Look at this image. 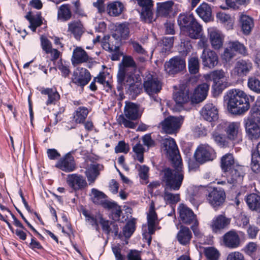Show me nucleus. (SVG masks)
<instances>
[{
    "instance_id": "obj_1",
    "label": "nucleus",
    "mask_w": 260,
    "mask_h": 260,
    "mask_svg": "<svg viewBox=\"0 0 260 260\" xmlns=\"http://www.w3.org/2000/svg\"><path fill=\"white\" fill-rule=\"evenodd\" d=\"M122 64L119 67L117 73V82L121 86H125L131 92L138 93L140 92L141 81L139 72L134 68L136 63L130 56H125L122 60Z\"/></svg>"
},
{
    "instance_id": "obj_2",
    "label": "nucleus",
    "mask_w": 260,
    "mask_h": 260,
    "mask_svg": "<svg viewBox=\"0 0 260 260\" xmlns=\"http://www.w3.org/2000/svg\"><path fill=\"white\" fill-rule=\"evenodd\" d=\"M173 164L174 170L167 168L164 170L162 181L166 185L165 189L175 191L180 188L184 175L181 159L177 158V160Z\"/></svg>"
},
{
    "instance_id": "obj_3",
    "label": "nucleus",
    "mask_w": 260,
    "mask_h": 260,
    "mask_svg": "<svg viewBox=\"0 0 260 260\" xmlns=\"http://www.w3.org/2000/svg\"><path fill=\"white\" fill-rule=\"evenodd\" d=\"M228 110L234 114H242L250 108L247 95L239 89H232L229 93Z\"/></svg>"
},
{
    "instance_id": "obj_4",
    "label": "nucleus",
    "mask_w": 260,
    "mask_h": 260,
    "mask_svg": "<svg viewBox=\"0 0 260 260\" xmlns=\"http://www.w3.org/2000/svg\"><path fill=\"white\" fill-rule=\"evenodd\" d=\"M140 107L132 102H126L124 108V114L120 115L118 118V122L126 128H135L137 123L133 121L139 118L142 114Z\"/></svg>"
},
{
    "instance_id": "obj_5",
    "label": "nucleus",
    "mask_w": 260,
    "mask_h": 260,
    "mask_svg": "<svg viewBox=\"0 0 260 260\" xmlns=\"http://www.w3.org/2000/svg\"><path fill=\"white\" fill-rule=\"evenodd\" d=\"M235 166V159L231 153H227L221 158V167L225 172H231L230 178L228 179V182L235 185L240 183L243 179V173L240 167L233 169Z\"/></svg>"
},
{
    "instance_id": "obj_6",
    "label": "nucleus",
    "mask_w": 260,
    "mask_h": 260,
    "mask_svg": "<svg viewBox=\"0 0 260 260\" xmlns=\"http://www.w3.org/2000/svg\"><path fill=\"white\" fill-rule=\"evenodd\" d=\"M236 53L243 56L248 55L246 47L238 41H230L221 54V59L223 62L229 63L236 55Z\"/></svg>"
},
{
    "instance_id": "obj_7",
    "label": "nucleus",
    "mask_w": 260,
    "mask_h": 260,
    "mask_svg": "<svg viewBox=\"0 0 260 260\" xmlns=\"http://www.w3.org/2000/svg\"><path fill=\"white\" fill-rule=\"evenodd\" d=\"M207 36L213 49L219 50L222 48L225 36L220 30L216 27H210L207 29Z\"/></svg>"
},
{
    "instance_id": "obj_8",
    "label": "nucleus",
    "mask_w": 260,
    "mask_h": 260,
    "mask_svg": "<svg viewBox=\"0 0 260 260\" xmlns=\"http://www.w3.org/2000/svg\"><path fill=\"white\" fill-rule=\"evenodd\" d=\"M183 121L182 116H169L160 123L161 129L167 134L176 133L181 127Z\"/></svg>"
},
{
    "instance_id": "obj_9",
    "label": "nucleus",
    "mask_w": 260,
    "mask_h": 260,
    "mask_svg": "<svg viewBox=\"0 0 260 260\" xmlns=\"http://www.w3.org/2000/svg\"><path fill=\"white\" fill-rule=\"evenodd\" d=\"M227 139L234 143H239L242 140V132L239 122H230L225 126Z\"/></svg>"
},
{
    "instance_id": "obj_10",
    "label": "nucleus",
    "mask_w": 260,
    "mask_h": 260,
    "mask_svg": "<svg viewBox=\"0 0 260 260\" xmlns=\"http://www.w3.org/2000/svg\"><path fill=\"white\" fill-rule=\"evenodd\" d=\"M194 156L199 163L212 160L215 157L214 150L208 145H201L197 149Z\"/></svg>"
},
{
    "instance_id": "obj_11",
    "label": "nucleus",
    "mask_w": 260,
    "mask_h": 260,
    "mask_svg": "<svg viewBox=\"0 0 260 260\" xmlns=\"http://www.w3.org/2000/svg\"><path fill=\"white\" fill-rule=\"evenodd\" d=\"M144 88L146 93L152 96L157 94L161 89V84L155 76L148 74L144 79Z\"/></svg>"
},
{
    "instance_id": "obj_12",
    "label": "nucleus",
    "mask_w": 260,
    "mask_h": 260,
    "mask_svg": "<svg viewBox=\"0 0 260 260\" xmlns=\"http://www.w3.org/2000/svg\"><path fill=\"white\" fill-rule=\"evenodd\" d=\"M207 195V200L209 203L214 208L220 206L224 202L225 193L220 188H210Z\"/></svg>"
},
{
    "instance_id": "obj_13",
    "label": "nucleus",
    "mask_w": 260,
    "mask_h": 260,
    "mask_svg": "<svg viewBox=\"0 0 260 260\" xmlns=\"http://www.w3.org/2000/svg\"><path fill=\"white\" fill-rule=\"evenodd\" d=\"M252 63L249 60L240 59L236 62L231 74L238 77L246 76L252 70Z\"/></svg>"
},
{
    "instance_id": "obj_14",
    "label": "nucleus",
    "mask_w": 260,
    "mask_h": 260,
    "mask_svg": "<svg viewBox=\"0 0 260 260\" xmlns=\"http://www.w3.org/2000/svg\"><path fill=\"white\" fill-rule=\"evenodd\" d=\"M231 223V218L224 215L215 216L209 224L210 228L214 233H220L222 230L227 228Z\"/></svg>"
},
{
    "instance_id": "obj_15",
    "label": "nucleus",
    "mask_w": 260,
    "mask_h": 260,
    "mask_svg": "<svg viewBox=\"0 0 260 260\" xmlns=\"http://www.w3.org/2000/svg\"><path fill=\"white\" fill-rule=\"evenodd\" d=\"M164 67L165 71L167 73L169 74H174L185 68V60L180 57H175L166 62Z\"/></svg>"
},
{
    "instance_id": "obj_16",
    "label": "nucleus",
    "mask_w": 260,
    "mask_h": 260,
    "mask_svg": "<svg viewBox=\"0 0 260 260\" xmlns=\"http://www.w3.org/2000/svg\"><path fill=\"white\" fill-rule=\"evenodd\" d=\"M210 76L212 78L214 86L218 90L223 89L230 86L229 77L222 70H216L210 73Z\"/></svg>"
},
{
    "instance_id": "obj_17",
    "label": "nucleus",
    "mask_w": 260,
    "mask_h": 260,
    "mask_svg": "<svg viewBox=\"0 0 260 260\" xmlns=\"http://www.w3.org/2000/svg\"><path fill=\"white\" fill-rule=\"evenodd\" d=\"M162 145L164 150L171 158L173 163L177 160V158L181 159L178 154V149L177 145L173 138L168 137L162 140Z\"/></svg>"
},
{
    "instance_id": "obj_18",
    "label": "nucleus",
    "mask_w": 260,
    "mask_h": 260,
    "mask_svg": "<svg viewBox=\"0 0 260 260\" xmlns=\"http://www.w3.org/2000/svg\"><path fill=\"white\" fill-rule=\"evenodd\" d=\"M180 220L187 224H198V221L192 211L186 206L181 204L178 208Z\"/></svg>"
},
{
    "instance_id": "obj_19",
    "label": "nucleus",
    "mask_w": 260,
    "mask_h": 260,
    "mask_svg": "<svg viewBox=\"0 0 260 260\" xmlns=\"http://www.w3.org/2000/svg\"><path fill=\"white\" fill-rule=\"evenodd\" d=\"M223 245L229 248L235 249L239 247L241 244L240 236L237 232L231 230L222 236Z\"/></svg>"
},
{
    "instance_id": "obj_20",
    "label": "nucleus",
    "mask_w": 260,
    "mask_h": 260,
    "mask_svg": "<svg viewBox=\"0 0 260 260\" xmlns=\"http://www.w3.org/2000/svg\"><path fill=\"white\" fill-rule=\"evenodd\" d=\"M66 182L68 185L73 190L82 189L87 185L85 178L77 174H72L67 175Z\"/></svg>"
},
{
    "instance_id": "obj_21",
    "label": "nucleus",
    "mask_w": 260,
    "mask_h": 260,
    "mask_svg": "<svg viewBox=\"0 0 260 260\" xmlns=\"http://www.w3.org/2000/svg\"><path fill=\"white\" fill-rule=\"evenodd\" d=\"M201 58L203 64L209 68H214L218 62L217 54L210 49H204L201 55Z\"/></svg>"
},
{
    "instance_id": "obj_22",
    "label": "nucleus",
    "mask_w": 260,
    "mask_h": 260,
    "mask_svg": "<svg viewBox=\"0 0 260 260\" xmlns=\"http://www.w3.org/2000/svg\"><path fill=\"white\" fill-rule=\"evenodd\" d=\"M91 79L89 72L85 69H76L73 73L72 81L79 86L86 85Z\"/></svg>"
},
{
    "instance_id": "obj_23",
    "label": "nucleus",
    "mask_w": 260,
    "mask_h": 260,
    "mask_svg": "<svg viewBox=\"0 0 260 260\" xmlns=\"http://www.w3.org/2000/svg\"><path fill=\"white\" fill-rule=\"evenodd\" d=\"M74 158L70 152L61 158L56 164L55 167L66 172H71L75 169Z\"/></svg>"
},
{
    "instance_id": "obj_24",
    "label": "nucleus",
    "mask_w": 260,
    "mask_h": 260,
    "mask_svg": "<svg viewBox=\"0 0 260 260\" xmlns=\"http://www.w3.org/2000/svg\"><path fill=\"white\" fill-rule=\"evenodd\" d=\"M209 88V85L207 83L198 86L190 96L191 103L197 104L204 101L207 97Z\"/></svg>"
},
{
    "instance_id": "obj_25",
    "label": "nucleus",
    "mask_w": 260,
    "mask_h": 260,
    "mask_svg": "<svg viewBox=\"0 0 260 260\" xmlns=\"http://www.w3.org/2000/svg\"><path fill=\"white\" fill-rule=\"evenodd\" d=\"M201 113L203 118L209 122L215 121L218 118L217 109L212 104H206L203 108Z\"/></svg>"
},
{
    "instance_id": "obj_26",
    "label": "nucleus",
    "mask_w": 260,
    "mask_h": 260,
    "mask_svg": "<svg viewBox=\"0 0 260 260\" xmlns=\"http://www.w3.org/2000/svg\"><path fill=\"white\" fill-rule=\"evenodd\" d=\"M157 223L158 219L156 213L154 210V205L152 202L147 214L148 233L149 235H151L154 233Z\"/></svg>"
},
{
    "instance_id": "obj_27",
    "label": "nucleus",
    "mask_w": 260,
    "mask_h": 260,
    "mask_svg": "<svg viewBox=\"0 0 260 260\" xmlns=\"http://www.w3.org/2000/svg\"><path fill=\"white\" fill-rule=\"evenodd\" d=\"M82 214L85 217L86 223L94 228L96 231H99V222L102 216L101 214L99 212L93 214L85 210H83Z\"/></svg>"
},
{
    "instance_id": "obj_28",
    "label": "nucleus",
    "mask_w": 260,
    "mask_h": 260,
    "mask_svg": "<svg viewBox=\"0 0 260 260\" xmlns=\"http://www.w3.org/2000/svg\"><path fill=\"white\" fill-rule=\"evenodd\" d=\"M196 11L198 16L205 22L209 21L211 18L212 9L206 3L204 2L200 4Z\"/></svg>"
},
{
    "instance_id": "obj_29",
    "label": "nucleus",
    "mask_w": 260,
    "mask_h": 260,
    "mask_svg": "<svg viewBox=\"0 0 260 260\" xmlns=\"http://www.w3.org/2000/svg\"><path fill=\"white\" fill-rule=\"evenodd\" d=\"M182 32L191 39H197L201 36L202 27L197 21L185 28V29H183Z\"/></svg>"
},
{
    "instance_id": "obj_30",
    "label": "nucleus",
    "mask_w": 260,
    "mask_h": 260,
    "mask_svg": "<svg viewBox=\"0 0 260 260\" xmlns=\"http://www.w3.org/2000/svg\"><path fill=\"white\" fill-rule=\"evenodd\" d=\"M90 197V199L94 204L101 205L105 208V204L110 202V201L106 199V196L103 192L95 188L91 189Z\"/></svg>"
},
{
    "instance_id": "obj_31",
    "label": "nucleus",
    "mask_w": 260,
    "mask_h": 260,
    "mask_svg": "<svg viewBox=\"0 0 260 260\" xmlns=\"http://www.w3.org/2000/svg\"><path fill=\"white\" fill-rule=\"evenodd\" d=\"M239 21L243 34L248 35L254 26L253 19L248 15L241 14Z\"/></svg>"
},
{
    "instance_id": "obj_32",
    "label": "nucleus",
    "mask_w": 260,
    "mask_h": 260,
    "mask_svg": "<svg viewBox=\"0 0 260 260\" xmlns=\"http://www.w3.org/2000/svg\"><path fill=\"white\" fill-rule=\"evenodd\" d=\"M124 7L123 4L119 1H114L108 4L107 11L111 16H117L123 11Z\"/></svg>"
},
{
    "instance_id": "obj_33",
    "label": "nucleus",
    "mask_w": 260,
    "mask_h": 260,
    "mask_svg": "<svg viewBox=\"0 0 260 260\" xmlns=\"http://www.w3.org/2000/svg\"><path fill=\"white\" fill-rule=\"evenodd\" d=\"M217 21L223 24L227 30L233 29L234 24V18L230 15L224 12H219L216 14Z\"/></svg>"
},
{
    "instance_id": "obj_34",
    "label": "nucleus",
    "mask_w": 260,
    "mask_h": 260,
    "mask_svg": "<svg viewBox=\"0 0 260 260\" xmlns=\"http://www.w3.org/2000/svg\"><path fill=\"white\" fill-rule=\"evenodd\" d=\"M89 58L87 53L81 47H76L73 51L72 62L75 63L85 62Z\"/></svg>"
},
{
    "instance_id": "obj_35",
    "label": "nucleus",
    "mask_w": 260,
    "mask_h": 260,
    "mask_svg": "<svg viewBox=\"0 0 260 260\" xmlns=\"http://www.w3.org/2000/svg\"><path fill=\"white\" fill-rule=\"evenodd\" d=\"M246 134L251 140H257L260 137V126L248 121L245 124Z\"/></svg>"
},
{
    "instance_id": "obj_36",
    "label": "nucleus",
    "mask_w": 260,
    "mask_h": 260,
    "mask_svg": "<svg viewBox=\"0 0 260 260\" xmlns=\"http://www.w3.org/2000/svg\"><path fill=\"white\" fill-rule=\"evenodd\" d=\"M189 89L185 87L183 90L180 89L175 92L174 94V99L176 104L179 106H182L183 104H185L189 101H190L189 96Z\"/></svg>"
},
{
    "instance_id": "obj_37",
    "label": "nucleus",
    "mask_w": 260,
    "mask_h": 260,
    "mask_svg": "<svg viewBox=\"0 0 260 260\" xmlns=\"http://www.w3.org/2000/svg\"><path fill=\"white\" fill-rule=\"evenodd\" d=\"M174 3L168 1L156 4V12L158 15L166 16L172 11Z\"/></svg>"
},
{
    "instance_id": "obj_38",
    "label": "nucleus",
    "mask_w": 260,
    "mask_h": 260,
    "mask_svg": "<svg viewBox=\"0 0 260 260\" xmlns=\"http://www.w3.org/2000/svg\"><path fill=\"white\" fill-rule=\"evenodd\" d=\"M129 28L126 24H119L116 26L115 32L112 35V37L118 40L120 39H126L129 35Z\"/></svg>"
},
{
    "instance_id": "obj_39",
    "label": "nucleus",
    "mask_w": 260,
    "mask_h": 260,
    "mask_svg": "<svg viewBox=\"0 0 260 260\" xmlns=\"http://www.w3.org/2000/svg\"><path fill=\"white\" fill-rule=\"evenodd\" d=\"M191 236V233L189 229L187 227L181 226L177 234V239L180 244L186 245L189 242Z\"/></svg>"
},
{
    "instance_id": "obj_40",
    "label": "nucleus",
    "mask_w": 260,
    "mask_h": 260,
    "mask_svg": "<svg viewBox=\"0 0 260 260\" xmlns=\"http://www.w3.org/2000/svg\"><path fill=\"white\" fill-rule=\"evenodd\" d=\"M197 22L193 16L191 15L180 14L178 18V23L182 31L187 27Z\"/></svg>"
},
{
    "instance_id": "obj_41",
    "label": "nucleus",
    "mask_w": 260,
    "mask_h": 260,
    "mask_svg": "<svg viewBox=\"0 0 260 260\" xmlns=\"http://www.w3.org/2000/svg\"><path fill=\"white\" fill-rule=\"evenodd\" d=\"M72 12L69 5H62L59 7L57 12V19L60 21H67L72 17Z\"/></svg>"
},
{
    "instance_id": "obj_42",
    "label": "nucleus",
    "mask_w": 260,
    "mask_h": 260,
    "mask_svg": "<svg viewBox=\"0 0 260 260\" xmlns=\"http://www.w3.org/2000/svg\"><path fill=\"white\" fill-rule=\"evenodd\" d=\"M103 169L101 164H92L86 171V176L88 181L93 182L99 174V172Z\"/></svg>"
},
{
    "instance_id": "obj_43",
    "label": "nucleus",
    "mask_w": 260,
    "mask_h": 260,
    "mask_svg": "<svg viewBox=\"0 0 260 260\" xmlns=\"http://www.w3.org/2000/svg\"><path fill=\"white\" fill-rule=\"evenodd\" d=\"M246 203L251 210L260 211V197L256 194L248 195L246 199Z\"/></svg>"
},
{
    "instance_id": "obj_44",
    "label": "nucleus",
    "mask_w": 260,
    "mask_h": 260,
    "mask_svg": "<svg viewBox=\"0 0 260 260\" xmlns=\"http://www.w3.org/2000/svg\"><path fill=\"white\" fill-rule=\"evenodd\" d=\"M43 94L48 95V100L46 105L54 104L60 98V95L56 89L53 88H45L41 91Z\"/></svg>"
},
{
    "instance_id": "obj_45",
    "label": "nucleus",
    "mask_w": 260,
    "mask_h": 260,
    "mask_svg": "<svg viewBox=\"0 0 260 260\" xmlns=\"http://www.w3.org/2000/svg\"><path fill=\"white\" fill-rule=\"evenodd\" d=\"M25 17L29 22V27L33 31H35L37 27L40 26L42 23L40 14L33 15L31 12H29Z\"/></svg>"
},
{
    "instance_id": "obj_46",
    "label": "nucleus",
    "mask_w": 260,
    "mask_h": 260,
    "mask_svg": "<svg viewBox=\"0 0 260 260\" xmlns=\"http://www.w3.org/2000/svg\"><path fill=\"white\" fill-rule=\"evenodd\" d=\"M68 31L73 34L76 39H79L84 31L83 25L79 21L69 23Z\"/></svg>"
},
{
    "instance_id": "obj_47",
    "label": "nucleus",
    "mask_w": 260,
    "mask_h": 260,
    "mask_svg": "<svg viewBox=\"0 0 260 260\" xmlns=\"http://www.w3.org/2000/svg\"><path fill=\"white\" fill-rule=\"evenodd\" d=\"M223 128V125L219 124L217 127V131L214 132L212 134V138L214 141L220 146L225 147L228 144L227 137L219 133Z\"/></svg>"
},
{
    "instance_id": "obj_48",
    "label": "nucleus",
    "mask_w": 260,
    "mask_h": 260,
    "mask_svg": "<svg viewBox=\"0 0 260 260\" xmlns=\"http://www.w3.org/2000/svg\"><path fill=\"white\" fill-rule=\"evenodd\" d=\"M105 208L111 210L112 218L115 221H118L120 219L121 210L119 206L115 202H111L109 203L105 204Z\"/></svg>"
},
{
    "instance_id": "obj_49",
    "label": "nucleus",
    "mask_w": 260,
    "mask_h": 260,
    "mask_svg": "<svg viewBox=\"0 0 260 260\" xmlns=\"http://www.w3.org/2000/svg\"><path fill=\"white\" fill-rule=\"evenodd\" d=\"M88 114V109L84 107L78 108L74 115V119L76 123H83Z\"/></svg>"
},
{
    "instance_id": "obj_50",
    "label": "nucleus",
    "mask_w": 260,
    "mask_h": 260,
    "mask_svg": "<svg viewBox=\"0 0 260 260\" xmlns=\"http://www.w3.org/2000/svg\"><path fill=\"white\" fill-rule=\"evenodd\" d=\"M248 121L260 126V106L255 105L250 110Z\"/></svg>"
},
{
    "instance_id": "obj_51",
    "label": "nucleus",
    "mask_w": 260,
    "mask_h": 260,
    "mask_svg": "<svg viewBox=\"0 0 260 260\" xmlns=\"http://www.w3.org/2000/svg\"><path fill=\"white\" fill-rule=\"evenodd\" d=\"M247 85L252 91L257 93H260V80L257 77H249L248 79Z\"/></svg>"
},
{
    "instance_id": "obj_52",
    "label": "nucleus",
    "mask_w": 260,
    "mask_h": 260,
    "mask_svg": "<svg viewBox=\"0 0 260 260\" xmlns=\"http://www.w3.org/2000/svg\"><path fill=\"white\" fill-rule=\"evenodd\" d=\"M204 253L208 260H218L220 255L219 251L213 247L205 248Z\"/></svg>"
},
{
    "instance_id": "obj_53",
    "label": "nucleus",
    "mask_w": 260,
    "mask_h": 260,
    "mask_svg": "<svg viewBox=\"0 0 260 260\" xmlns=\"http://www.w3.org/2000/svg\"><path fill=\"white\" fill-rule=\"evenodd\" d=\"M152 8H146L142 10L141 18L145 23H151L155 21L151 10Z\"/></svg>"
},
{
    "instance_id": "obj_54",
    "label": "nucleus",
    "mask_w": 260,
    "mask_h": 260,
    "mask_svg": "<svg viewBox=\"0 0 260 260\" xmlns=\"http://www.w3.org/2000/svg\"><path fill=\"white\" fill-rule=\"evenodd\" d=\"M251 162L252 169L256 171L260 167V142L256 146V153L252 154Z\"/></svg>"
},
{
    "instance_id": "obj_55",
    "label": "nucleus",
    "mask_w": 260,
    "mask_h": 260,
    "mask_svg": "<svg viewBox=\"0 0 260 260\" xmlns=\"http://www.w3.org/2000/svg\"><path fill=\"white\" fill-rule=\"evenodd\" d=\"M169 189H165L164 198V200L168 203L176 204L180 200L179 194H174L169 192Z\"/></svg>"
},
{
    "instance_id": "obj_56",
    "label": "nucleus",
    "mask_w": 260,
    "mask_h": 260,
    "mask_svg": "<svg viewBox=\"0 0 260 260\" xmlns=\"http://www.w3.org/2000/svg\"><path fill=\"white\" fill-rule=\"evenodd\" d=\"M133 151L135 153L136 158L140 162H143L144 160V148L143 145L138 143L134 146L133 148Z\"/></svg>"
},
{
    "instance_id": "obj_57",
    "label": "nucleus",
    "mask_w": 260,
    "mask_h": 260,
    "mask_svg": "<svg viewBox=\"0 0 260 260\" xmlns=\"http://www.w3.org/2000/svg\"><path fill=\"white\" fill-rule=\"evenodd\" d=\"M188 69L190 73L196 74L199 69V62L197 56H192L188 60Z\"/></svg>"
},
{
    "instance_id": "obj_58",
    "label": "nucleus",
    "mask_w": 260,
    "mask_h": 260,
    "mask_svg": "<svg viewBox=\"0 0 260 260\" xmlns=\"http://www.w3.org/2000/svg\"><path fill=\"white\" fill-rule=\"evenodd\" d=\"M226 5L234 9H238V5H247L249 4L250 0H225Z\"/></svg>"
},
{
    "instance_id": "obj_59",
    "label": "nucleus",
    "mask_w": 260,
    "mask_h": 260,
    "mask_svg": "<svg viewBox=\"0 0 260 260\" xmlns=\"http://www.w3.org/2000/svg\"><path fill=\"white\" fill-rule=\"evenodd\" d=\"M135 230V222L133 221H129L127 222L123 229L124 235L126 238H129Z\"/></svg>"
},
{
    "instance_id": "obj_60",
    "label": "nucleus",
    "mask_w": 260,
    "mask_h": 260,
    "mask_svg": "<svg viewBox=\"0 0 260 260\" xmlns=\"http://www.w3.org/2000/svg\"><path fill=\"white\" fill-rule=\"evenodd\" d=\"M257 249V245L256 243L250 242L247 243L243 248V251L248 255H251L255 252Z\"/></svg>"
},
{
    "instance_id": "obj_61",
    "label": "nucleus",
    "mask_w": 260,
    "mask_h": 260,
    "mask_svg": "<svg viewBox=\"0 0 260 260\" xmlns=\"http://www.w3.org/2000/svg\"><path fill=\"white\" fill-rule=\"evenodd\" d=\"M226 260H245L244 255L241 252L235 251L230 252L226 257Z\"/></svg>"
},
{
    "instance_id": "obj_62",
    "label": "nucleus",
    "mask_w": 260,
    "mask_h": 260,
    "mask_svg": "<svg viewBox=\"0 0 260 260\" xmlns=\"http://www.w3.org/2000/svg\"><path fill=\"white\" fill-rule=\"evenodd\" d=\"M40 42L42 49L45 52L52 47L51 42L44 36H41Z\"/></svg>"
},
{
    "instance_id": "obj_63",
    "label": "nucleus",
    "mask_w": 260,
    "mask_h": 260,
    "mask_svg": "<svg viewBox=\"0 0 260 260\" xmlns=\"http://www.w3.org/2000/svg\"><path fill=\"white\" fill-rule=\"evenodd\" d=\"M259 229L253 225H250L247 229V233L250 239H253L256 238L259 232Z\"/></svg>"
},
{
    "instance_id": "obj_64",
    "label": "nucleus",
    "mask_w": 260,
    "mask_h": 260,
    "mask_svg": "<svg viewBox=\"0 0 260 260\" xmlns=\"http://www.w3.org/2000/svg\"><path fill=\"white\" fill-rule=\"evenodd\" d=\"M127 260H141V252L137 250H131L127 254Z\"/></svg>"
}]
</instances>
